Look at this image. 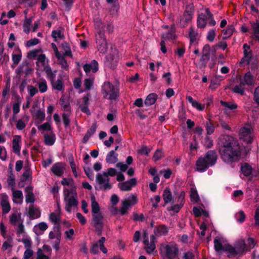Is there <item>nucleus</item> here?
Wrapping results in <instances>:
<instances>
[{"label":"nucleus","mask_w":259,"mask_h":259,"mask_svg":"<svg viewBox=\"0 0 259 259\" xmlns=\"http://www.w3.org/2000/svg\"><path fill=\"white\" fill-rule=\"evenodd\" d=\"M222 140L223 147L220 149V153L223 161L230 163L237 160L239 155L237 140L229 136H224Z\"/></svg>","instance_id":"nucleus-1"},{"label":"nucleus","mask_w":259,"mask_h":259,"mask_svg":"<svg viewBox=\"0 0 259 259\" xmlns=\"http://www.w3.org/2000/svg\"><path fill=\"white\" fill-rule=\"evenodd\" d=\"M218 159L217 153L213 150L208 151L204 157H199L196 163V170L203 172L214 165Z\"/></svg>","instance_id":"nucleus-2"},{"label":"nucleus","mask_w":259,"mask_h":259,"mask_svg":"<svg viewBox=\"0 0 259 259\" xmlns=\"http://www.w3.org/2000/svg\"><path fill=\"white\" fill-rule=\"evenodd\" d=\"M159 253L162 258L176 259L179 252L178 245L174 242H165L159 245Z\"/></svg>","instance_id":"nucleus-3"},{"label":"nucleus","mask_w":259,"mask_h":259,"mask_svg":"<svg viewBox=\"0 0 259 259\" xmlns=\"http://www.w3.org/2000/svg\"><path fill=\"white\" fill-rule=\"evenodd\" d=\"M117 174L116 170L114 168H109L107 172H103V175L99 173L96 176V182L99 185V189L104 191L111 189V185L109 183V176L113 177Z\"/></svg>","instance_id":"nucleus-4"},{"label":"nucleus","mask_w":259,"mask_h":259,"mask_svg":"<svg viewBox=\"0 0 259 259\" xmlns=\"http://www.w3.org/2000/svg\"><path fill=\"white\" fill-rule=\"evenodd\" d=\"M226 249L228 252V256L231 257L238 254H242L244 252L247 251V246L245 242V240L240 239L236 241L234 246H228Z\"/></svg>","instance_id":"nucleus-5"},{"label":"nucleus","mask_w":259,"mask_h":259,"mask_svg":"<svg viewBox=\"0 0 259 259\" xmlns=\"http://www.w3.org/2000/svg\"><path fill=\"white\" fill-rule=\"evenodd\" d=\"M156 242L157 239L155 235H151L149 236L147 232L144 231L143 244L144 249L147 253L151 254L154 253L156 250Z\"/></svg>","instance_id":"nucleus-6"},{"label":"nucleus","mask_w":259,"mask_h":259,"mask_svg":"<svg viewBox=\"0 0 259 259\" xmlns=\"http://www.w3.org/2000/svg\"><path fill=\"white\" fill-rule=\"evenodd\" d=\"M104 97L110 100H115L117 97V92L113 85L109 82H105L102 87Z\"/></svg>","instance_id":"nucleus-7"},{"label":"nucleus","mask_w":259,"mask_h":259,"mask_svg":"<svg viewBox=\"0 0 259 259\" xmlns=\"http://www.w3.org/2000/svg\"><path fill=\"white\" fill-rule=\"evenodd\" d=\"M96 43L98 51L101 53H105L107 50V43L105 35L102 30H99L96 35Z\"/></svg>","instance_id":"nucleus-8"},{"label":"nucleus","mask_w":259,"mask_h":259,"mask_svg":"<svg viewBox=\"0 0 259 259\" xmlns=\"http://www.w3.org/2000/svg\"><path fill=\"white\" fill-rule=\"evenodd\" d=\"M252 131L253 128L251 125H245L240 130L239 136L240 138L247 143H251L253 139Z\"/></svg>","instance_id":"nucleus-9"},{"label":"nucleus","mask_w":259,"mask_h":259,"mask_svg":"<svg viewBox=\"0 0 259 259\" xmlns=\"http://www.w3.org/2000/svg\"><path fill=\"white\" fill-rule=\"evenodd\" d=\"M64 201L66 202V205L65 206V209L68 212H71V208L72 207L77 206L78 205V201L76 199V197L74 196L69 197V192L68 189L64 190Z\"/></svg>","instance_id":"nucleus-10"},{"label":"nucleus","mask_w":259,"mask_h":259,"mask_svg":"<svg viewBox=\"0 0 259 259\" xmlns=\"http://www.w3.org/2000/svg\"><path fill=\"white\" fill-rule=\"evenodd\" d=\"M239 83L242 85L246 87H252L254 84V79L250 72H248L242 75L238 76Z\"/></svg>","instance_id":"nucleus-11"},{"label":"nucleus","mask_w":259,"mask_h":259,"mask_svg":"<svg viewBox=\"0 0 259 259\" xmlns=\"http://www.w3.org/2000/svg\"><path fill=\"white\" fill-rule=\"evenodd\" d=\"M118 57L115 53H110L105 58L104 64L107 67L114 69L117 66Z\"/></svg>","instance_id":"nucleus-12"},{"label":"nucleus","mask_w":259,"mask_h":259,"mask_svg":"<svg viewBox=\"0 0 259 259\" xmlns=\"http://www.w3.org/2000/svg\"><path fill=\"white\" fill-rule=\"evenodd\" d=\"M185 193L181 192L179 195L177 203L170 206L169 210H172L175 212H178L183 206L185 203Z\"/></svg>","instance_id":"nucleus-13"},{"label":"nucleus","mask_w":259,"mask_h":259,"mask_svg":"<svg viewBox=\"0 0 259 259\" xmlns=\"http://www.w3.org/2000/svg\"><path fill=\"white\" fill-rule=\"evenodd\" d=\"M230 246L229 244H227L225 242V240L223 238L220 237H217L214 240V249L217 251L220 252L223 250L227 251L226 248Z\"/></svg>","instance_id":"nucleus-14"},{"label":"nucleus","mask_w":259,"mask_h":259,"mask_svg":"<svg viewBox=\"0 0 259 259\" xmlns=\"http://www.w3.org/2000/svg\"><path fill=\"white\" fill-rule=\"evenodd\" d=\"M2 200L1 204L3 213H8L11 210V206L8 201V196L5 193L1 194Z\"/></svg>","instance_id":"nucleus-15"},{"label":"nucleus","mask_w":259,"mask_h":259,"mask_svg":"<svg viewBox=\"0 0 259 259\" xmlns=\"http://www.w3.org/2000/svg\"><path fill=\"white\" fill-rule=\"evenodd\" d=\"M83 68L84 71L86 73H89L91 70L92 71V72L93 73H96L98 71V69H99L98 63L96 60H93L91 61V63L85 64L83 66Z\"/></svg>","instance_id":"nucleus-16"},{"label":"nucleus","mask_w":259,"mask_h":259,"mask_svg":"<svg viewBox=\"0 0 259 259\" xmlns=\"http://www.w3.org/2000/svg\"><path fill=\"white\" fill-rule=\"evenodd\" d=\"M21 141V137L19 135H15L12 141L13 152L17 154L20 153L21 146L20 143Z\"/></svg>","instance_id":"nucleus-17"},{"label":"nucleus","mask_w":259,"mask_h":259,"mask_svg":"<svg viewBox=\"0 0 259 259\" xmlns=\"http://www.w3.org/2000/svg\"><path fill=\"white\" fill-rule=\"evenodd\" d=\"M53 173L57 177H61L64 172L63 166L62 162L54 163L51 168Z\"/></svg>","instance_id":"nucleus-18"},{"label":"nucleus","mask_w":259,"mask_h":259,"mask_svg":"<svg viewBox=\"0 0 259 259\" xmlns=\"http://www.w3.org/2000/svg\"><path fill=\"white\" fill-rule=\"evenodd\" d=\"M92 225L94 227L103 226V216L101 213L93 214Z\"/></svg>","instance_id":"nucleus-19"},{"label":"nucleus","mask_w":259,"mask_h":259,"mask_svg":"<svg viewBox=\"0 0 259 259\" xmlns=\"http://www.w3.org/2000/svg\"><path fill=\"white\" fill-rule=\"evenodd\" d=\"M169 229L165 225H161L155 228L154 234L157 236H164L167 234Z\"/></svg>","instance_id":"nucleus-20"},{"label":"nucleus","mask_w":259,"mask_h":259,"mask_svg":"<svg viewBox=\"0 0 259 259\" xmlns=\"http://www.w3.org/2000/svg\"><path fill=\"white\" fill-rule=\"evenodd\" d=\"M177 37L176 34V28L174 25L171 26L169 31L162 35V38L164 40L175 39Z\"/></svg>","instance_id":"nucleus-21"},{"label":"nucleus","mask_w":259,"mask_h":259,"mask_svg":"<svg viewBox=\"0 0 259 259\" xmlns=\"http://www.w3.org/2000/svg\"><path fill=\"white\" fill-rule=\"evenodd\" d=\"M117 156L118 154L114 152V150L110 151L106 155V162L110 164L116 163L118 160Z\"/></svg>","instance_id":"nucleus-22"},{"label":"nucleus","mask_w":259,"mask_h":259,"mask_svg":"<svg viewBox=\"0 0 259 259\" xmlns=\"http://www.w3.org/2000/svg\"><path fill=\"white\" fill-rule=\"evenodd\" d=\"M162 197L165 203H174L173 197L169 188H166L163 191Z\"/></svg>","instance_id":"nucleus-23"},{"label":"nucleus","mask_w":259,"mask_h":259,"mask_svg":"<svg viewBox=\"0 0 259 259\" xmlns=\"http://www.w3.org/2000/svg\"><path fill=\"white\" fill-rule=\"evenodd\" d=\"M28 213L31 220L38 218L40 216V212L38 209L35 208L33 205L29 206Z\"/></svg>","instance_id":"nucleus-24"},{"label":"nucleus","mask_w":259,"mask_h":259,"mask_svg":"<svg viewBox=\"0 0 259 259\" xmlns=\"http://www.w3.org/2000/svg\"><path fill=\"white\" fill-rule=\"evenodd\" d=\"M253 33L252 37L259 41V20H256L255 22L251 24Z\"/></svg>","instance_id":"nucleus-25"},{"label":"nucleus","mask_w":259,"mask_h":259,"mask_svg":"<svg viewBox=\"0 0 259 259\" xmlns=\"http://www.w3.org/2000/svg\"><path fill=\"white\" fill-rule=\"evenodd\" d=\"M207 17L205 14H200L197 18V26L200 28H204L206 25Z\"/></svg>","instance_id":"nucleus-26"},{"label":"nucleus","mask_w":259,"mask_h":259,"mask_svg":"<svg viewBox=\"0 0 259 259\" xmlns=\"http://www.w3.org/2000/svg\"><path fill=\"white\" fill-rule=\"evenodd\" d=\"M157 95L155 93L150 94L145 100V104L147 106L153 105L157 99Z\"/></svg>","instance_id":"nucleus-27"},{"label":"nucleus","mask_w":259,"mask_h":259,"mask_svg":"<svg viewBox=\"0 0 259 259\" xmlns=\"http://www.w3.org/2000/svg\"><path fill=\"white\" fill-rule=\"evenodd\" d=\"M15 52L17 53H13L12 55V61L15 65H17L20 61L22 58V54L20 49L18 48Z\"/></svg>","instance_id":"nucleus-28"},{"label":"nucleus","mask_w":259,"mask_h":259,"mask_svg":"<svg viewBox=\"0 0 259 259\" xmlns=\"http://www.w3.org/2000/svg\"><path fill=\"white\" fill-rule=\"evenodd\" d=\"M16 103H14L13 106V114L16 115L20 111V105L21 103V99L20 96L17 94L15 95Z\"/></svg>","instance_id":"nucleus-29"},{"label":"nucleus","mask_w":259,"mask_h":259,"mask_svg":"<svg viewBox=\"0 0 259 259\" xmlns=\"http://www.w3.org/2000/svg\"><path fill=\"white\" fill-rule=\"evenodd\" d=\"M252 167L250 165L246 163H243L241 167V170L244 176L248 177L252 172Z\"/></svg>","instance_id":"nucleus-30"},{"label":"nucleus","mask_w":259,"mask_h":259,"mask_svg":"<svg viewBox=\"0 0 259 259\" xmlns=\"http://www.w3.org/2000/svg\"><path fill=\"white\" fill-rule=\"evenodd\" d=\"M235 28L233 25L228 26L226 29L223 30V38L226 39L230 37L233 33Z\"/></svg>","instance_id":"nucleus-31"},{"label":"nucleus","mask_w":259,"mask_h":259,"mask_svg":"<svg viewBox=\"0 0 259 259\" xmlns=\"http://www.w3.org/2000/svg\"><path fill=\"white\" fill-rule=\"evenodd\" d=\"M44 70L47 74V78L53 81L55 78L56 74L52 72V69L49 65L48 64L46 65L44 67Z\"/></svg>","instance_id":"nucleus-32"},{"label":"nucleus","mask_w":259,"mask_h":259,"mask_svg":"<svg viewBox=\"0 0 259 259\" xmlns=\"http://www.w3.org/2000/svg\"><path fill=\"white\" fill-rule=\"evenodd\" d=\"M210 58V49L209 46H205L203 49V55L200 59L201 61H207Z\"/></svg>","instance_id":"nucleus-33"},{"label":"nucleus","mask_w":259,"mask_h":259,"mask_svg":"<svg viewBox=\"0 0 259 259\" xmlns=\"http://www.w3.org/2000/svg\"><path fill=\"white\" fill-rule=\"evenodd\" d=\"M45 143L48 146H52L55 143L56 140L55 135L53 134L52 136L46 134L44 136Z\"/></svg>","instance_id":"nucleus-34"},{"label":"nucleus","mask_w":259,"mask_h":259,"mask_svg":"<svg viewBox=\"0 0 259 259\" xmlns=\"http://www.w3.org/2000/svg\"><path fill=\"white\" fill-rule=\"evenodd\" d=\"M190 196L191 200L193 202L196 203L199 200V197L197 193V191L194 187H192L191 188Z\"/></svg>","instance_id":"nucleus-35"},{"label":"nucleus","mask_w":259,"mask_h":259,"mask_svg":"<svg viewBox=\"0 0 259 259\" xmlns=\"http://www.w3.org/2000/svg\"><path fill=\"white\" fill-rule=\"evenodd\" d=\"M52 37L54 38L55 41H57V38H59L61 39H64L65 36L62 33L61 29L59 28L57 30H54L52 32Z\"/></svg>","instance_id":"nucleus-36"},{"label":"nucleus","mask_w":259,"mask_h":259,"mask_svg":"<svg viewBox=\"0 0 259 259\" xmlns=\"http://www.w3.org/2000/svg\"><path fill=\"white\" fill-rule=\"evenodd\" d=\"M130 207V200H125L122 202V206L119 209V213L121 215H124L127 212V209Z\"/></svg>","instance_id":"nucleus-37"},{"label":"nucleus","mask_w":259,"mask_h":259,"mask_svg":"<svg viewBox=\"0 0 259 259\" xmlns=\"http://www.w3.org/2000/svg\"><path fill=\"white\" fill-rule=\"evenodd\" d=\"M246 89V88L245 86L242 85V84L239 83V84L234 86L233 88V91L236 94L244 95L245 94V90Z\"/></svg>","instance_id":"nucleus-38"},{"label":"nucleus","mask_w":259,"mask_h":259,"mask_svg":"<svg viewBox=\"0 0 259 259\" xmlns=\"http://www.w3.org/2000/svg\"><path fill=\"white\" fill-rule=\"evenodd\" d=\"M235 217L237 222L240 224L243 223L246 218V215L243 210H239L236 213Z\"/></svg>","instance_id":"nucleus-39"},{"label":"nucleus","mask_w":259,"mask_h":259,"mask_svg":"<svg viewBox=\"0 0 259 259\" xmlns=\"http://www.w3.org/2000/svg\"><path fill=\"white\" fill-rule=\"evenodd\" d=\"M92 211L93 214L101 213L100 212V207L98 203L95 200V198H92Z\"/></svg>","instance_id":"nucleus-40"},{"label":"nucleus","mask_w":259,"mask_h":259,"mask_svg":"<svg viewBox=\"0 0 259 259\" xmlns=\"http://www.w3.org/2000/svg\"><path fill=\"white\" fill-rule=\"evenodd\" d=\"M189 37L190 39V44H192L196 41L198 36L197 32L193 28L189 29Z\"/></svg>","instance_id":"nucleus-41"},{"label":"nucleus","mask_w":259,"mask_h":259,"mask_svg":"<svg viewBox=\"0 0 259 259\" xmlns=\"http://www.w3.org/2000/svg\"><path fill=\"white\" fill-rule=\"evenodd\" d=\"M205 128L207 135L212 134L214 131V126L210 120L207 121L205 123Z\"/></svg>","instance_id":"nucleus-42"},{"label":"nucleus","mask_w":259,"mask_h":259,"mask_svg":"<svg viewBox=\"0 0 259 259\" xmlns=\"http://www.w3.org/2000/svg\"><path fill=\"white\" fill-rule=\"evenodd\" d=\"M202 143L205 148H210L213 146V140L209 137L206 136Z\"/></svg>","instance_id":"nucleus-43"},{"label":"nucleus","mask_w":259,"mask_h":259,"mask_svg":"<svg viewBox=\"0 0 259 259\" xmlns=\"http://www.w3.org/2000/svg\"><path fill=\"white\" fill-rule=\"evenodd\" d=\"M251 56L252 53L244 54V57L241 60L240 63L243 64L244 66L249 64Z\"/></svg>","instance_id":"nucleus-44"},{"label":"nucleus","mask_w":259,"mask_h":259,"mask_svg":"<svg viewBox=\"0 0 259 259\" xmlns=\"http://www.w3.org/2000/svg\"><path fill=\"white\" fill-rule=\"evenodd\" d=\"M221 104L222 105L224 106L226 109L228 108L231 110H234L237 108V105L232 102H227L225 101H221Z\"/></svg>","instance_id":"nucleus-45"},{"label":"nucleus","mask_w":259,"mask_h":259,"mask_svg":"<svg viewBox=\"0 0 259 259\" xmlns=\"http://www.w3.org/2000/svg\"><path fill=\"white\" fill-rule=\"evenodd\" d=\"M113 29L114 26L111 23H109L106 26H102L99 29V30H102L104 34L105 32H108L109 34L113 32Z\"/></svg>","instance_id":"nucleus-46"},{"label":"nucleus","mask_w":259,"mask_h":259,"mask_svg":"<svg viewBox=\"0 0 259 259\" xmlns=\"http://www.w3.org/2000/svg\"><path fill=\"white\" fill-rule=\"evenodd\" d=\"M64 85L61 78L58 79L54 84H53V88L57 91H61L63 88Z\"/></svg>","instance_id":"nucleus-47"},{"label":"nucleus","mask_w":259,"mask_h":259,"mask_svg":"<svg viewBox=\"0 0 259 259\" xmlns=\"http://www.w3.org/2000/svg\"><path fill=\"white\" fill-rule=\"evenodd\" d=\"M83 169L88 178L93 181L94 178V174L91 168L89 167H84Z\"/></svg>","instance_id":"nucleus-48"},{"label":"nucleus","mask_w":259,"mask_h":259,"mask_svg":"<svg viewBox=\"0 0 259 259\" xmlns=\"http://www.w3.org/2000/svg\"><path fill=\"white\" fill-rule=\"evenodd\" d=\"M38 86L40 92L44 93L47 91L48 86L47 81L45 80H43L42 81L38 82Z\"/></svg>","instance_id":"nucleus-49"},{"label":"nucleus","mask_w":259,"mask_h":259,"mask_svg":"<svg viewBox=\"0 0 259 259\" xmlns=\"http://www.w3.org/2000/svg\"><path fill=\"white\" fill-rule=\"evenodd\" d=\"M150 151L151 149L148 148L146 146H142L141 148L138 150V153L146 156H148Z\"/></svg>","instance_id":"nucleus-50"},{"label":"nucleus","mask_w":259,"mask_h":259,"mask_svg":"<svg viewBox=\"0 0 259 259\" xmlns=\"http://www.w3.org/2000/svg\"><path fill=\"white\" fill-rule=\"evenodd\" d=\"M193 12L191 10L188 11L187 9L185 11L184 14V21L188 22L192 18Z\"/></svg>","instance_id":"nucleus-51"},{"label":"nucleus","mask_w":259,"mask_h":259,"mask_svg":"<svg viewBox=\"0 0 259 259\" xmlns=\"http://www.w3.org/2000/svg\"><path fill=\"white\" fill-rule=\"evenodd\" d=\"M62 120L65 127H67L70 122V119L69 118V115L67 113H63L62 114Z\"/></svg>","instance_id":"nucleus-52"},{"label":"nucleus","mask_w":259,"mask_h":259,"mask_svg":"<svg viewBox=\"0 0 259 259\" xmlns=\"http://www.w3.org/2000/svg\"><path fill=\"white\" fill-rule=\"evenodd\" d=\"M163 152L160 149H158L155 151V152L154 154L153 159L154 161H157L159 160L161 158L163 157Z\"/></svg>","instance_id":"nucleus-53"},{"label":"nucleus","mask_w":259,"mask_h":259,"mask_svg":"<svg viewBox=\"0 0 259 259\" xmlns=\"http://www.w3.org/2000/svg\"><path fill=\"white\" fill-rule=\"evenodd\" d=\"M27 89L31 97H33L38 92V89L32 85H28Z\"/></svg>","instance_id":"nucleus-54"},{"label":"nucleus","mask_w":259,"mask_h":259,"mask_svg":"<svg viewBox=\"0 0 259 259\" xmlns=\"http://www.w3.org/2000/svg\"><path fill=\"white\" fill-rule=\"evenodd\" d=\"M35 201L34 194L33 192H30L28 194L26 195V202L33 203Z\"/></svg>","instance_id":"nucleus-55"},{"label":"nucleus","mask_w":259,"mask_h":259,"mask_svg":"<svg viewBox=\"0 0 259 259\" xmlns=\"http://www.w3.org/2000/svg\"><path fill=\"white\" fill-rule=\"evenodd\" d=\"M35 117L40 121H42L45 119V113L44 111L38 110L36 112Z\"/></svg>","instance_id":"nucleus-56"},{"label":"nucleus","mask_w":259,"mask_h":259,"mask_svg":"<svg viewBox=\"0 0 259 259\" xmlns=\"http://www.w3.org/2000/svg\"><path fill=\"white\" fill-rule=\"evenodd\" d=\"M133 219L135 221L143 222L145 220V217L142 213L138 214L136 212H133Z\"/></svg>","instance_id":"nucleus-57"},{"label":"nucleus","mask_w":259,"mask_h":259,"mask_svg":"<svg viewBox=\"0 0 259 259\" xmlns=\"http://www.w3.org/2000/svg\"><path fill=\"white\" fill-rule=\"evenodd\" d=\"M97 128L96 122H94L91 127L87 131L86 134L89 135L90 136H92L96 131Z\"/></svg>","instance_id":"nucleus-58"},{"label":"nucleus","mask_w":259,"mask_h":259,"mask_svg":"<svg viewBox=\"0 0 259 259\" xmlns=\"http://www.w3.org/2000/svg\"><path fill=\"white\" fill-rule=\"evenodd\" d=\"M39 130H42L45 131H49L52 130V127L50 123L48 122L44 123V124L39 125L38 127Z\"/></svg>","instance_id":"nucleus-59"},{"label":"nucleus","mask_w":259,"mask_h":259,"mask_svg":"<svg viewBox=\"0 0 259 259\" xmlns=\"http://www.w3.org/2000/svg\"><path fill=\"white\" fill-rule=\"evenodd\" d=\"M215 37V32L214 29L210 30L207 35V39L211 42H212Z\"/></svg>","instance_id":"nucleus-60"},{"label":"nucleus","mask_w":259,"mask_h":259,"mask_svg":"<svg viewBox=\"0 0 259 259\" xmlns=\"http://www.w3.org/2000/svg\"><path fill=\"white\" fill-rule=\"evenodd\" d=\"M90 252L93 254H96L99 252L98 243L96 242L92 245L90 248Z\"/></svg>","instance_id":"nucleus-61"},{"label":"nucleus","mask_w":259,"mask_h":259,"mask_svg":"<svg viewBox=\"0 0 259 259\" xmlns=\"http://www.w3.org/2000/svg\"><path fill=\"white\" fill-rule=\"evenodd\" d=\"M39 40L38 38H34L33 39H31L27 41L26 46L28 47L34 46L37 45L39 43Z\"/></svg>","instance_id":"nucleus-62"},{"label":"nucleus","mask_w":259,"mask_h":259,"mask_svg":"<svg viewBox=\"0 0 259 259\" xmlns=\"http://www.w3.org/2000/svg\"><path fill=\"white\" fill-rule=\"evenodd\" d=\"M192 106L199 111H202L204 110L205 105L201 104L197 101H195Z\"/></svg>","instance_id":"nucleus-63"},{"label":"nucleus","mask_w":259,"mask_h":259,"mask_svg":"<svg viewBox=\"0 0 259 259\" xmlns=\"http://www.w3.org/2000/svg\"><path fill=\"white\" fill-rule=\"evenodd\" d=\"M253 100L259 105V87H257L254 90Z\"/></svg>","instance_id":"nucleus-64"}]
</instances>
